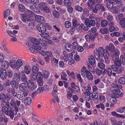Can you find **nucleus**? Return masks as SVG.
<instances>
[{
    "mask_svg": "<svg viewBox=\"0 0 125 125\" xmlns=\"http://www.w3.org/2000/svg\"><path fill=\"white\" fill-rule=\"evenodd\" d=\"M43 77L44 78H47L49 75V73L47 71L44 70L42 71Z\"/></svg>",
    "mask_w": 125,
    "mask_h": 125,
    "instance_id": "49530a36",
    "label": "nucleus"
},
{
    "mask_svg": "<svg viewBox=\"0 0 125 125\" xmlns=\"http://www.w3.org/2000/svg\"><path fill=\"white\" fill-rule=\"evenodd\" d=\"M53 15L55 17L58 18L59 17V12L56 10H54L52 12Z\"/></svg>",
    "mask_w": 125,
    "mask_h": 125,
    "instance_id": "bf43d9fd",
    "label": "nucleus"
},
{
    "mask_svg": "<svg viewBox=\"0 0 125 125\" xmlns=\"http://www.w3.org/2000/svg\"><path fill=\"white\" fill-rule=\"evenodd\" d=\"M16 100H15L13 98V99H12L10 102V107H15V109H13V110H16V107H17L16 106Z\"/></svg>",
    "mask_w": 125,
    "mask_h": 125,
    "instance_id": "393cba45",
    "label": "nucleus"
},
{
    "mask_svg": "<svg viewBox=\"0 0 125 125\" xmlns=\"http://www.w3.org/2000/svg\"><path fill=\"white\" fill-rule=\"evenodd\" d=\"M20 76V75H18L17 73H15L14 75V77H13V80L17 83L18 82L20 81L19 77Z\"/></svg>",
    "mask_w": 125,
    "mask_h": 125,
    "instance_id": "473e14b6",
    "label": "nucleus"
},
{
    "mask_svg": "<svg viewBox=\"0 0 125 125\" xmlns=\"http://www.w3.org/2000/svg\"><path fill=\"white\" fill-rule=\"evenodd\" d=\"M32 72L34 73H37L39 70L38 66V65H34L32 67Z\"/></svg>",
    "mask_w": 125,
    "mask_h": 125,
    "instance_id": "e433bc0d",
    "label": "nucleus"
},
{
    "mask_svg": "<svg viewBox=\"0 0 125 125\" xmlns=\"http://www.w3.org/2000/svg\"><path fill=\"white\" fill-rule=\"evenodd\" d=\"M65 49L68 52H71L73 50L72 45L70 43L66 44L65 46Z\"/></svg>",
    "mask_w": 125,
    "mask_h": 125,
    "instance_id": "4468645a",
    "label": "nucleus"
},
{
    "mask_svg": "<svg viewBox=\"0 0 125 125\" xmlns=\"http://www.w3.org/2000/svg\"><path fill=\"white\" fill-rule=\"evenodd\" d=\"M73 96L72 93L69 91H67V92L66 97L68 99L70 100Z\"/></svg>",
    "mask_w": 125,
    "mask_h": 125,
    "instance_id": "4d7b16f0",
    "label": "nucleus"
},
{
    "mask_svg": "<svg viewBox=\"0 0 125 125\" xmlns=\"http://www.w3.org/2000/svg\"><path fill=\"white\" fill-rule=\"evenodd\" d=\"M90 100L92 98L93 99H96L98 97V94L96 92H93L90 96Z\"/></svg>",
    "mask_w": 125,
    "mask_h": 125,
    "instance_id": "4be33fe9",
    "label": "nucleus"
},
{
    "mask_svg": "<svg viewBox=\"0 0 125 125\" xmlns=\"http://www.w3.org/2000/svg\"><path fill=\"white\" fill-rule=\"evenodd\" d=\"M51 61L52 64L56 66L57 65L58 61L54 58H52L51 59Z\"/></svg>",
    "mask_w": 125,
    "mask_h": 125,
    "instance_id": "c9c22d12",
    "label": "nucleus"
},
{
    "mask_svg": "<svg viewBox=\"0 0 125 125\" xmlns=\"http://www.w3.org/2000/svg\"><path fill=\"white\" fill-rule=\"evenodd\" d=\"M1 65L2 67L7 68L9 67V64L7 61H4L2 62Z\"/></svg>",
    "mask_w": 125,
    "mask_h": 125,
    "instance_id": "7c9ffc66",
    "label": "nucleus"
},
{
    "mask_svg": "<svg viewBox=\"0 0 125 125\" xmlns=\"http://www.w3.org/2000/svg\"><path fill=\"white\" fill-rule=\"evenodd\" d=\"M112 69L118 74L121 73L124 69V67L121 66L120 68H118L115 65H113L111 66Z\"/></svg>",
    "mask_w": 125,
    "mask_h": 125,
    "instance_id": "20e7f679",
    "label": "nucleus"
},
{
    "mask_svg": "<svg viewBox=\"0 0 125 125\" xmlns=\"http://www.w3.org/2000/svg\"><path fill=\"white\" fill-rule=\"evenodd\" d=\"M95 4L94 0H88L87 2V5L89 8H91L93 7L92 5Z\"/></svg>",
    "mask_w": 125,
    "mask_h": 125,
    "instance_id": "2f4dec72",
    "label": "nucleus"
},
{
    "mask_svg": "<svg viewBox=\"0 0 125 125\" xmlns=\"http://www.w3.org/2000/svg\"><path fill=\"white\" fill-rule=\"evenodd\" d=\"M15 59H13V62H10V67L14 69H18L23 64L22 61L20 59H18L16 62H15Z\"/></svg>",
    "mask_w": 125,
    "mask_h": 125,
    "instance_id": "f03ea898",
    "label": "nucleus"
},
{
    "mask_svg": "<svg viewBox=\"0 0 125 125\" xmlns=\"http://www.w3.org/2000/svg\"><path fill=\"white\" fill-rule=\"evenodd\" d=\"M88 60L90 63L91 65H93L95 63V60L93 56H90L89 57Z\"/></svg>",
    "mask_w": 125,
    "mask_h": 125,
    "instance_id": "f704fd0d",
    "label": "nucleus"
},
{
    "mask_svg": "<svg viewBox=\"0 0 125 125\" xmlns=\"http://www.w3.org/2000/svg\"><path fill=\"white\" fill-rule=\"evenodd\" d=\"M97 10L98 11L101 9V11H104L105 10V8L104 6H103L102 4H97L95 6Z\"/></svg>",
    "mask_w": 125,
    "mask_h": 125,
    "instance_id": "aec40b11",
    "label": "nucleus"
},
{
    "mask_svg": "<svg viewBox=\"0 0 125 125\" xmlns=\"http://www.w3.org/2000/svg\"><path fill=\"white\" fill-rule=\"evenodd\" d=\"M0 100L2 102L6 100V96L4 94H0Z\"/></svg>",
    "mask_w": 125,
    "mask_h": 125,
    "instance_id": "5fc2aeb1",
    "label": "nucleus"
},
{
    "mask_svg": "<svg viewBox=\"0 0 125 125\" xmlns=\"http://www.w3.org/2000/svg\"><path fill=\"white\" fill-rule=\"evenodd\" d=\"M42 73L41 72H39L36 75L33 73H31L30 75V78L32 80L35 81L36 79L39 77V76L42 75Z\"/></svg>",
    "mask_w": 125,
    "mask_h": 125,
    "instance_id": "9d476101",
    "label": "nucleus"
},
{
    "mask_svg": "<svg viewBox=\"0 0 125 125\" xmlns=\"http://www.w3.org/2000/svg\"><path fill=\"white\" fill-rule=\"evenodd\" d=\"M35 19L38 22L43 23L45 21V18L42 16L37 15L35 16Z\"/></svg>",
    "mask_w": 125,
    "mask_h": 125,
    "instance_id": "1a4fd4ad",
    "label": "nucleus"
},
{
    "mask_svg": "<svg viewBox=\"0 0 125 125\" xmlns=\"http://www.w3.org/2000/svg\"><path fill=\"white\" fill-rule=\"evenodd\" d=\"M106 4L107 7L109 9L111 10L113 8V4L114 3V1H107Z\"/></svg>",
    "mask_w": 125,
    "mask_h": 125,
    "instance_id": "5701e85b",
    "label": "nucleus"
},
{
    "mask_svg": "<svg viewBox=\"0 0 125 125\" xmlns=\"http://www.w3.org/2000/svg\"><path fill=\"white\" fill-rule=\"evenodd\" d=\"M75 8L76 10L80 12H81L83 10L82 8L78 5L75 6Z\"/></svg>",
    "mask_w": 125,
    "mask_h": 125,
    "instance_id": "338daca9",
    "label": "nucleus"
},
{
    "mask_svg": "<svg viewBox=\"0 0 125 125\" xmlns=\"http://www.w3.org/2000/svg\"><path fill=\"white\" fill-rule=\"evenodd\" d=\"M109 49L111 52H113L114 50L115 47L113 43H110L109 44Z\"/></svg>",
    "mask_w": 125,
    "mask_h": 125,
    "instance_id": "de8ad7c7",
    "label": "nucleus"
},
{
    "mask_svg": "<svg viewBox=\"0 0 125 125\" xmlns=\"http://www.w3.org/2000/svg\"><path fill=\"white\" fill-rule=\"evenodd\" d=\"M19 88L21 91H26L27 89L26 84L24 83L20 84L19 85Z\"/></svg>",
    "mask_w": 125,
    "mask_h": 125,
    "instance_id": "a211bd4d",
    "label": "nucleus"
},
{
    "mask_svg": "<svg viewBox=\"0 0 125 125\" xmlns=\"http://www.w3.org/2000/svg\"><path fill=\"white\" fill-rule=\"evenodd\" d=\"M87 77L88 79L90 80H92L93 79V76L92 74L89 72L85 76Z\"/></svg>",
    "mask_w": 125,
    "mask_h": 125,
    "instance_id": "a18cd8bd",
    "label": "nucleus"
},
{
    "mask_svg": "<svg viewBox=\"0 0 125 125\" xmlns=\"http://www.w3.org/2000/svg\"><path fill=\"white\" fill-rule=\"evenodd\" d=\"M83 13L86 16H88L89 14V10L87 8H84L83 10Z\"/></svg>",
    "mask_w": 125,
    "mask_h": 125,
    "instance_id": "e2e57ef3",
    "label": "nucleus"
},
{
    "mask_svg": "<svg viewBox=\"0 0 125 125\" xmlns=\"http://www.w3.org/2000/svg\"><path fill=\"white\" fill-rule=\"evenodd\" d=\"M91 90L86 89L85 90L84 94H86V95L85 96V98L86 100L88 101H89L90 100V96L91 94V93L90 91Z\"/></svg>",
    "mask_w": 125,
    "mask_h": 125,
    "instance_id": "ddd939ff",
    "label": "nucleus"
},
{
    "mask_svg": "<svg viewBox=\"0 0 125 125\" xmlns=\"http://www.w3.org/2000/svg\"><path fill=\"white\" fill-rule=\"evenodd\" d=\"M16 97L19 100H22L23 99V94L20 92H18L16 96Z\"/></svg>",
    "mask_w": 125,
    "mask_h": 125,
    "instance_id": "72a5a7b5",
    "label": "nucleus"
},
{
    "mask_svg": "<svg viewBox=\"0 0 125 125\" xmlns=\"http://www.w3.org/2000/svg\"><path fill=\"white\" fill-rule=\"evenodd\" d=\"M108 23V21L106 20H104L102 21L101 23V26L104 27L107 26Z\"/></svg>",
    "mask_w": 125,
    "mask_h": 125,
    "instance_id": "a19ab883",
    "label": "nucleus"
},
{
    "mask_svg": "<svg viewBox=\"0 0 125 125\" xmlns=\"http://www.w3.org/2000/svg\"><path fill=\"white\" fill-rule=\"evenodd\" d=\"M110 102L111 104L110 105V107H113L114 105L116 103L117 101L115 98L113 97H111L110 99Z\"/></svg>",
    "mask_w": 125,
    "mask_h": 125,
    "instance_id": "b1692460",
    "label": "nucleus"
},
{
    "mask_svg": "<svg viewBox=\"0 0 125 125\" xmlns=\"http://www.w3.org/2000/svg\"><path fill=\"white\" fill-rule=\"evenodd\" d=\"M31 100L29 97H27L25 98L24 100V104L25 105H29L31 103Z\"/></svg>",
    "mask_w": 125,
    "mask_h": 125,
    "instance_id": "bb28decb",
    "label": "nucleus"
},
{
    "mask_svg": "<svg viewBox=\"0 0 125 125\" xmlns=\"http://www.w3.org/2000/svg\"><path fill=\"white\" fill-rule=\"evenodd\" d=\"M39 43H40L42 45L44 46H47V43L45 40L42 39H39Z\"/></svg>",
    "mask_w": 125,
    "mask_h": 125,
    "instance_id": "4c0bfd02",
    "label": "nucleus"
},
{
    "mask_svg": "<svg viewBox=\"0 0 125 125\" xmlns=\"http://www.w3.org/2000/svg\"><path fill=\"white\" fill-rule=\"evenodd\" d=\"M31 41L32 43L34 44V45H39V40L38 41L36 39L32 38L31 40Z\"/></svg>",
    "mask_w": 125,
    "mask_h": 125,
    "instance_id": "ea45409f",
    "label": "nucleus"
},
{
    "mask_svg": "<svg viewBox=\"0 0 125 125\" xmlns=\"http://www.w3.org/2000/svg\"><path fill=\"white\" fill-rule=\"evenodd\" d=\"M21 20L23 22L27 23L30 21L31 16L29 17L26 14H21Z\"/></svg>",
    "mask_w": 125,
    "mask_h": 125,
    "instance_id": "423d86ee",
    "label": "nucleus"
},
{
    "mask_svg": "<svg viewBox=\"0 0 125 125\" xmlns=\"http://www.w3.org/2000/svg\"><path fill=\"white\" fill-rule=\"evenodd\" d=\"M1 116V117L0 119V121L1 122L4 121V123L7 124L9 121V119L7 117H5V115L4 113L3 114V115Z\"/></svg>",
    "mask_w": 125,
    "mask_h": 125,
    "instance_id": "c756f323",
    "label": "nucleus"
},
{
    "mask_svg": "<svg viewBox=\"0 0 125 125\" xmlns=\"http://www.w3.org/2000/svg\"><path fill=\"white\" fill-rule=\"evenodd\" d=\"M114 2L115 1L119 7H121L123 5V2L121 0H114Z\"/></svg>",
    "mask_w": 125,
    "mask_h": 125,
    "instance_id": "c03bdc74",
    "label": "nucleus"
},
{
    "mask_svg": "<svg viewBox=\"0 0 125 125\" xmlns=\"http://www.w3.org/2000/svg\"><path fill=\"white\" fill-rule=\"evenodd\" d=\"M103 55L101 56V57H103V56L104 57V58H108L109 56V54L108 52V51L106 50H104V52L103 53Z\"/></svg>",
    "mask_w": 125,
    "mask_h": 125,
    "instance_id": "79ce46f5",
    "label": "nucleus"
},
{
    "mask_svg": "<svg viewBox=\"0 0 125 125\" xmlns=\"http://www.w3.org/2000/svg\"><path fill=\"white\" fill-rule=\"evenodd\" d=\"M0 76L2 79H6L7 76V73L5 69H4L0 70Z\"/></svg>",
    "mask_w": 125,
    "mask_h": 125,
    "instance_id": "9b49d317",
    "label": "nucleus"
},
{
    "mask_svg": "<svg viewBox=\"0 0 125 125\" xmlns=\"http://www.w3.org/2000/svg\"><path fill=\"white\" fill-rule=\"evenodd\" d=\"M19 75L20 76H21V79L23 82L26 83L27 82V79L25 74H24L23 71L19 72Z\"/></svg>",
    "mask_w": 125,
    "mask_h": 125,
    "instance_id": "2eb2a0df",
    "label": "nucleus"
},
{
    "mask_svg": "<svg viewBox=\"0 0 125 125\" xmlns=\"http://www.w3.org/2000/svg\"><path fill=\"white\" fill-rule=\"evenodd\" d=\"M111 124L112 125H116V121L114 118L112 117L110 118Z\"/></svg>",
    "mask_w": 125,
    "mask_h": 125,
    "instance_id": "680f3d73",
    "label": "nucleus"
},
{
    "mask_svg": "<svg viewBox=\"0 0 125 125\" xmlns=\"http://www.w3.org/2000/svg\"><path fill=\"white\" fill-rule=\"evenodd\" d=\"M18 9L20 12H23L25 11L26 8L23 5L20 4L18 6Z\"/></svg>",
    "mask_w": 125,
    "mask_h": 125,
    "instance_id": "6ab92c4d",
    "label": "nucleus"
},
{
    "mask_svg": "<svg viewBox=\"0 0 125 125\" xmlns=\"http://www.w3.org/2000/svg\"><path fill=\"white\" fill-rule=\"evenodd\" d=\"M99 98L100 101L102 103H104L105 102L106 98L103 95H100L99 96Z\"/></svg>",
    "mask_w": 125,
    "mask_h": 125,
    "instance_id": "6e6d98bb",
    "label": "nucleus"
},
{
    "mask_svg": "<svg viewBox=\"0 0 125 125\" xmlns=\"http://www.w3.org/2000/svg\"><path fill=\"white\" fill-rule=\"evenodd\" d=\"M30 8L35 12H37V8L36 6L34 5H31L30 7Z\"/></svg>",
    "mask_w": 125,
    "mask_h": 125,
    "instance_id": "69168bd1",
    "label": "nucleus"
},
{
    "mask_svg": "<svg viewBox=\"0 0 125 125\" xmlns=\"http://www.w3.org/2000/svg\"><path fill=\"white\" fill-rule=\"evenodd\" d=\"M76 77L77 80L79 82H80V84L83 83V80L82 79L81 75L80 74H78L77 75Z\"/></svg>",
    "mask_w": 125,
    "mask_h": 125,
    "instance_id": "0e129e2a",
    "label": "nucleus"
},
{
    "mask_svg": "<svg viewBox=\"0 0 125 125\" xmlns=\"http://www.w3.org/2000/svg\"><path fill=\"white\" fill-rule=\"evenodd\" d=\"M112 59L114 63L117 66H119L121 65L119 56H112Z\"/></svg>",
    "mask_w": 125,
    "mask_h": 125,
    "instance_id": "0eeeda50",
    "label": "nucleus"
},
{
    "mask_svg": "<svg viewBox=\"0 0 125 125\" xmlns=\"http://www.w3.org/2000/svg\"><path fill=\"white\" fill-rule=\"evenodd\" d=\"M119 7V8H117L116 6H115L113 8V9L112 12L113 13L117 14L119 13L121 11V9Z\"/></svg>",
    "mask_w": 125,
    "mask_h": 125,
    "instance_id": "a878e982",
    "label": "nucleus"
},
{
    "mask_svg": "<svg viewBox=\"0 0 125 125\" xmlns=\"http://www.w3.org/2000/svg\"><path fill=\"white\" fill-rule=\"evenodd\" d=\"M1 105V111L2 112L1 113H4L6 115L10 116L11 119H12L14 116H16L19 111L18 107H16V110L9 111V108L6 106H9V104L6 103L5 101L2 102Z\"/></svg>",
    "mask_w": 125,
    "mask_h": 125,
    "instance_id": "f257e3e1",
    "label": "nucleus"
},
{
    "mask_svg": "<svg viewBox=\"0 0 125 125\" xmlns=\"http://www.w3.org/2000/svg\"><path fill=\"white\" fill-rule=\"evenodd\" d=\"M68 55H65L63 56H61L60 57V59L62 60H63L64 61H67L68 59Z\"/></svg>",
    "mask_w": 125,
    "mask_h": 125,
    "instance_id": "3c124183",
    "label": "nucleus"
},
{
    "mask_svg": "<svg viewBox=\"0 0 125 125\" xmlns=\"http://www.w3.org/2000/svg\"><path fill=\"white\" fill-rule=\"evenodd\" d=\"M25 73L27 74H29L31 72V70L30 66L28 65H25L24 67Z\"/></svg>",
    "mask_w": 125,
    "mask_h": 125,
    "instance_id": "dca6fc26",
    "label": "nucleus"
},
{
    "mask_svg": "<svg viewBox=\"0 0 125 125\" xmlns=\"http://www.w3.org/2000/svg\"><path fill=\"white\" fill-rule=\"evenodd\" d=\"M88 24L89 27L90 26H94L95 24V21L93 20H91L88 22Z\"/></svg>",
    "mask_w": 125,
    "mask_h": 125,
    "instance_id": "8fccbe9b",
    "label": "nucleus"
},
{
    "mask_svg": "<svg viewBox=\"0 0 125 125\" xmlns=\"http://www.w3.org/2000/svg\"><path fill=\"white\" fill-rule=\"evenodd\" d=\"M98 50V52L100 54L101 56H102L103 55V54L104 52V50H106L105 49L104 50L103 48L102 47H99Z\"/></svg>",
    "mask_w": 125,
    "mask_h": 125,
    "instance_id": "09e8293b",
    "label": "nucleus"
},
{
    "mask_svg": "<svg viewBox=\"0 0 125 125\" xmlns=\"http://www.w3.org/2000/svg\"><path fill=\"white\" fill-rule=\"evenodd\" d=\"M112 92L113 95L115 97L118 98L121 91L119 89H115L113 90Z\"/></svg>",
    "mask_w": 125,
    "mask_h": 125,
    "instance_id": "f3484780",
    "label": "nucleus"
},
{
    "mask_svg": "<svg viewBox=\"0 0 125 125\" xmlns=\"http://www.w3.org/2000/svg\"><path fill=\"white\" fill-rule=\"evenodd\" d=\"M118 81L120 84H125V78L123 77H121L119 79Z\"/></svg>",
    "mask_w": 125,
    "mask_h": 125,
    "instance_id": "603ef678",
    "label": "nucleus"
},
{
    "mask_svg": "<svg viewBox=\"0 0 125 125\" xmlns=\"http://www.w3.org/2000/svg\"><path fill=\"white\" fill-rule=\"evenodd\" d=\"M63 3L65 6H69L71 4V2L70 0H64Z\"/></svg>",
    "mask_w": 125,
    "mask_h": 125,
    "instance_id": "13d9d810",
    "label": "nucleus"
},
{
    "mask_svg": "<svg viewBox=\"0 0 125 125\" xmlns=\"http://www.w3.org/2000/svg\"><path fill=\"white\" fill-rule=\"evenodd\" d=\"M27 85L28 89L32 91L35 90L37 87V85L33 82L31 81H28Z\"/></svg>",
    "mask_w": 125,
    "mask_h": 125,
    "instance_id": "39448f33",
    "label": "nucleus"
},
{
    "mask_svg": "<svg viewBox=\"0 0 125 125\" xmlns=\"http://www.w3.org/2000/svg\"><path fill=\"white\" fill-rule=\"evenodd\" d=\"M120 23L122 27L125 28V18L122 19L120 21Z\"/></svg>",
    "mask_w": 125,
    "mask_h": 125,
    "instance_id": "774afa93",
    "label": "nucleus"
},
{
    "mask_svg": "<svg viewBox=\"0 0 125 125\" xmlns=\"http://www.w3.org/2000/svg\"><path fill=\"white\" fill-rule=\"evenodd\" d=\"M41 36L43 38L45 39H48L49 38V36L47 33L44 32L42 33L41 34Z\"/></svg>",
    "mask_w": 125,
    "mask_h": 125,
    "instance_id": "37998d69",
    "label": "nucleus"
},
{
    "mask_svg": "<svg viewBox=\"0 0 125 125\" xmlns=\"http://www.w3.org/2000/svg\"><path fill=\"white\" fill-rule=\"evenodd\" d=\"M88 20H86L85 21V23L81 24L82 28L84 30L87 31L89 29V27L88 23Z\"/></svg>",
    "mask_w": 125,
    "mask_h": 125,
    "instance_id": "f8f14e48",
    "label": "nucleus"
},
{
    "mask_svg": "<svg viewBox=\"0 0 125 125\" xmlns=\"http://www.w3.org/2000/svg\"><path fill=\"white\" fill-rule=\"evenodd\" d=\"M38 5L39 8L42 11H44L46 13L50 12V9L48 7L47 4L45 2H41Z\"/></svg>",
    "mask_w": 125,
    "mask_h": 125,
    "instance_id": "7ed1b4c3",
    "label": "nucleus"
},
{
    "mask_svg": "<svg viewBox=\"0 0 125 125\" xmlns=\"http://www.w3.org/2000/svg\"><path fill=\"white\" fill-rule=\"evenodd\" d=\"M37 83L39 85L42 86L43 85V82L42 75L39 76V77L37 79Z\"/></svg>",
    "mask_w": 125,
    "mask_h": 125,
    "instance_id": "cd10ccee",
    "label": "nucleus"
},
{
    "mask_svg": "<svg viewBox=\"0 0 125 125\" xmlns=\"http://www.w3.org/2000/svg\"><path fill=\"white\" fill-rule=\"evenodd\" d=\"M120 63L123 65L125 64V58L123 55H121L120 57Z\"/></svg>",
    "mask_w": 125,
    "mask_h": 125,
    "instance_id": "58836bf2",
    "label": "nucleus"
},
{
    "mask_svg": "<svg viewBox=\"0 0 125 125\" xmlns=\"http://www.w3.org/2000/svg\"><path fill=\"white\" fill-rule=\"evenodd\" d=\"M10 11L9 10H7L5 11L4 13V18H6L8 16H9L10 14Z\"/></svg>",
    "mask_w": 125,
    "mask_h": 125,
    "instance_id": "052dcab7",
    "label": "nucleus"
},
{
    "mask_svg": "<svg viewBox=\"0 0 125 125\" xmlns=\"http://www.w3.org/2000/svg\"><path fill=\"white\" fill-rule=\"evenodd\" d=\"M38 31L41 33L44 32L46 31V28L45 26L43 24H39L37 26Z\"/></svg>",
    "mask_w": 125,
    "mask_h": 125,
    "instance_id": "6e6552de",
    "label": "nucleus"
},
{
    "mask_svg": "<svg viewBox=\"0 0 125 125\" xmlns=\"http://www.w3.org/2000/svg\"><path fill=\"white\" fill-rule=\"evenodd\" d=\"M94 55L96 60H98L100 59L101 56L100 54L98 52V49H96L94 50Z\"/></svg>",
    "mask_w": 125,
    "mask_h": 125,
    "instance_id": "412c9836",
    "label": "nucleus"
},
{
    "mask_svg": "<svg viewBox=\"0 0 125 125\" xmlns=\"http://www.w3.org/2000/svg\"><path fill=\"white\" fill-rule=\"evenodd\" d=\"M100 32L103 34H105L109 33V30L107 28L101 29L99 31Z\"/></svg>",
    "mask_w": 125,
    "mask_h": 125,
    "instance_id": "c85d7f7f",
    "label": "nucleus"
},
{
    "mask_svg": "<svg viewBox=\"0 0 125 125\" xmlns=\"http://www.w3.org/2000/svg\"><path fill=\"white\" fill-rule=\"evenodd\" d=\"M96 107L98 108H101L102 110L104 109V104L102 103H100L99 104L97 105Z\"/></svg>",
    "mask_w": 125,
    "mask_h": 125,
    "instance_id": "864d4df0",
    "label": "nucleus"
}]
</instances>
